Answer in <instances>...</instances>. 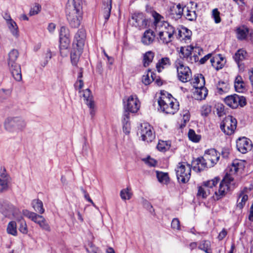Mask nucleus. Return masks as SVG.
Listing matches in <instances>:
<instances>
[{
	"mask_svg": "<svg viewBox=\"0 0 253 253\" xmlns=\"http://www.w3.org/2000/svg\"><path fill=\"white\" fill-rule=\"evenodd\" d=\"M218 178H215L212 180L204 182L198 187L197 196L199 198L205 199L211 194L214 192L212 197L215 201H218L225 196L229 190V184L233 180V178L230 174H226L220 182L218 189L214 190L213 188L217 184Z\"/></svg>",
	"mask_w": 253,
	"mask_h": 253,
	"instance_id": "f257e3e1",
	"label": "nucleus"
},
{
	"mask_svg": "<svg viewBox=\"0 0 253 253\" xmlns=\"http://www.w3.org/2000/svg\"><path fill=\"white\" fill-rule=\"evenodd\" d=\"M66 15L72 28H78L82 19L83 0H68L66 5Z\"/></svg>",
	"mask_w": 253,
	"mask_h": 253,
	"instance_id": "f03ea898",
	"label": "nucleus"
},
{
	"mask_svg": "<svg viewBox=\"0 0 253 253\" xmlns=\"http://www.w3.org/2000/svg\"><path fill=\"white\" fill-rule=\"evenodd\" d=\"M27 126L25 119L21 116H9L4 121V129L9 133H18L24 131Z\"/></svg>",
	"mask_w": 253,
	"mask_h": 253,
	"instance_id": "7ed1b4c3",
	"label": "nucleus"
},
{
	"mask_svg": "<svg viewBox=\"0 0 253 253\" xmlns=\"http://www.w3.org/2000/svg\"><path fill=\"white\" fill-rule=\"evenodd\" d=\"M157 39L160 42L167 44L173 39L174 34L176 33L175 28L168 22H165L158 28Z\"/></svg>",
	"mask_w": 253,
	"mask_h": 253,
	"instance_id": "20e7f679",
	"label": "nucleus"
},
{
	"mask_svg": "<svg viewBox=\"0 0 253 253\" xmlns=\"http://www.w3.org/2000/svg\"><path fill=\"white\" fill-rule=\"evenodd\" d=\"M170 94L168 96L162 95L158 100V104L161 111L170 114H174L178 110L179 105Z\"/></svg>",
	"mask_w": 253,
	"mask_h": 253,
	"instance_id": "39448f33",
	"label": "nucleus"
},
{
	"mask_svg": "<svg viewBox=\"0 0 253 253\" xmlns=\"http://www.w3.org/2000/svg\"><path fill=\"white\" fill-rule=\"evenodd\" d=\"M18 52L16 49H12L8 54L7 61L8 66L11 74L14 79L17 82L22 80L21 67L15 61L18 57Z\"/></svg>",
	"mask_w": 253,
	"mask_h": 253,
	"instance_id": "423d86ee",
	"label": "nucleus"
},
{
	"mask_svg": "<svg viewBox=\"0 0 253 253\" xmlns=\"http://www.w3.org/2000/svg\"><path fill=\"white\" fill-rule=\"evenodd\" d=\"M194 52L198 53L200 55L201 52H203V50L199 47H194L191 45L181 47L180 50V56L186 58L188 62L195 63L199 60V56L195 53L192 55Z\"/></svg>",
	"mask_w": 253,
	"mask_h": 253,
	"instance_id": "0eeeda50",
	"label": "nucleus"
},
{
	"mask_svg": "<svg viewBox=\"0 0 253 253\" xmlns=\"http://www.w3.org/2000/svg\"><path fill=\"white\" fill-rule=\"evenodd\" d=\"M175 171L179 182L186 183L189 180L191 171V167L189 164L184 162L179 163Z\"/></svg>",
	"mask_w": 253,
	"mask_h": 253,
	"instance_id": "6e6552de",
	"label": "nucleus"
},
{
	"mask_svg": "<svg viewBox=\"0 0 253 253\" xmlns=\"http://www.w3.org/2000/svg\"><path fill=\"white\" fill-rule=\"evenodd\" d=\"M237 124V120L233 116L228 115L220 123V128L225 134L230 135L234 133Z\"/></svg>",
	"mask_w": 253,
	"mask_h": 253,
	"instance_id": "1a4fd4ad",
	"label": "nucleus"
},
{
	"mask_svg": "<svg viewBox=\"0 0 253 253\" xmlns=\"http://www.w3.org/2000/svg\"><path fill=\"white\" fill-rule=\"evenodd\" d=\"M0 212L5 217L18 219V209L7 201H0Z\"/></svg>",
	"mask_w": 253,
	"mask_h": 253,
	"instance_id": "9d476101",
	"label": "nucleus"
},
{
	"mask_svg": "<svg viewBox=\"0 0 253 253\" xmlns=\"http://www.w3.org/2000/svg\"><path fill=\"white\" fill-rule=\"evenodd\" d=\"M177 69L178 79L183 83L190 81L192 77L191 70L188 66L183 65L180 60H177L175 63Z\"/></svg>",
	"mask_w": 253,
	"mask_h": 253,
	"instance_id": "9b49d317",
	"label": "nucleus"
},
{
	"mask_svg": "<svg viewBox=\"0 0 253 253\" xmlns=\"http://www.w3.org/2000/svg\"><path fill=\"white\" fill-rule=\"evenodd\" d=\"M224 102L227 106L233 109H236L239 106L243 107L247 104L246 99L244 96L236 94L226 96L224 98Z\"/></svg>",
	"mask_w": 253,
	"mask_h": 253,
	"instance_id": "f8f14e48",
	"label": "nucleus"
},
{
	"mask_svg": "<svg viewBox=\"0 0 253 253\" xmlns=\"http://www.w3.org/2000/svg\"><path fill=\"white\" fill-rule=\"evenodd\" d=\"M140 134L143 141L151 142L155 138V134L153 127L148 124L144 123L141 125Z\"/></svg>",
	"mask_w": 253,
	"mask_h": 253,
	"instance_id": "ddd939ff",
	"label": "nucleus"
},
{
	"mask_svg": "<svg viewBox=\"0 0 253 253\" xmlns=\"http://www.w3.org/2000/svg\"><path fill=\"white\" fill-rule=\"evenodd\" d=\"M140 102L136 95H130L124 102V108L125 111L128 112L136 113L139 109Z\"/></svg>",
	"mask_w": 253,
	"mask_h": 253,
	"instance_id": "4468645a",
	"label": "nucleus"
},
{
	"mask_svg": "<svg viewBox=\"0 0 253 253\" xmlns=\"http://www.w3.org/2000/svg\"><path fill=\"white\" fill-rule=\"evenodd\" d=\"M236 147L240 152L246 154L252 149V141L245 137H239L236 141Z\"/></svg>",
	"mask_w": 253,
	"mask_h": 253,
	"instance_id": "2eb2a0df",
	"label": "nucleus"
},
{
	"mask_svg": "<svg viewBox=\"0 0 253 253\" xmlns=\"http://www.w3.org/2000/svg\"><path fill=\"white\" fill-rule=\"evenodd\" d=\"M205 160L209 163V166H214L219 160L220 155L214 149H211L206 151L204 154Z\"/></svg>",
	"mask_w": 253,
	"mask_h": 253,
	"instance_id": "dca6fc26",
	"label": "nucleus"
},
{
	"mask_svg": "<svg viewBox=\"0 0 253 253\" xmlns=\"http://www.w3.org/2000/svg\"><path fill=\"white\" fill-rule=\"evenodd\" d=\"M132 19L135 21L133 25L139 29H144L146 27L148 20L142 12L135 13L132 15Z\"/></svg>",
	"mask_w": 253,
	"mask_h": 253,
	"instance_id": "f3484780",
	"label": "nucleus"
},
{
	"mask_svg": "<svg viewBox=\"0 0 253 253\" xmlns=\"http://www.w3.org/2000/svg\"><path fill=\"white\" fill-rule=\"evenodd\" d=\"M85 37V30L84 29H79L75 35L73 46L79 47V49H83Z\"/></svg>",
	"mask_w": 253,
	"mask_h": 253,
	"instance_id": "a211bd4d",
	"label": "nucleus"
},
{
	"mask_svg": "<svg viewBox=\"0 0 253 253\" xmlns=\"http://www.w3.org/2000/svg\"><path fill=\"white\" fill-rule=\"evenodd\" d=\"M208 163L209 164L207 160H205L204 156L202 157H199L192 161L193 169L197 172L204 170L208 168Z\"/></svg>",
	"mask_w": 253,
	"mask_h": 253,
	"instance_id": "6ab92c4d",
	"label": "nucleus"
},
{
	"mask_svg": "<svg viewBox=\"0 0 253 253\" xmlns=\"http://www.w3.org/2000/svg\"><path fill=\"white\" fill-rule=\"evenodd\" d=\"M200 85L199 87H194L195 90L194 91V95L198 100L205 99L208 95V89L205 87V81L202 79Z\"/></svg>",
	"mask_w": 253,
	"mask_h": 253,
	"instance_id": "aec40b11",
	"label": "nucleus"
},
{
	"mask_svg": "<svg viewBox=\"0 0 253 253\" xmlns=\"http://www.w3.org/2000/svg\"><path fill=\"white\" fill-rule=\"evenodd\" d=\"M155 34L151 29L146 30L141 39V42L145 45H149L153 43L155 39Z\"/></svg>",
	"mask_w": 253,
	"mask_h": 253,
	"instance_id": "412c9836",
	"label": "nucleus"
},
{
	"mask_svg": "<svg viewBox=\"0 0 253 253\" xmlns=\"http://www.w3.org/2000/svg\"><path fill=\"white\" fill-rule=\"evenodd\" d=\"M79 92L81 93L80 96L83 97L84 100L85 101V103L88 107L90 108H93L94 107V104L92 100V96L90 90L87 88L82 91H79Z\"/></svg>",
	"mask_w": 253,
	"mask_h": 253,
	"instance_id": "4be33fe9",
	"label": "nucleus"
},
{
	"mask_svg": "<svg viewBox=\"0 0 253 253\" xmlns=\"http://www.w3.org/2000/svg\"><path fill=\"white\" fill-rule=\"evenodd\" d=\"M102 12L106 22L109 18L112 8V0H103Z\"/></svg>",
	"mask_w": 253,
	"mask_h": 253,
	"instance_id": "5701e85b",
	"label": "nucleus"
},
{
	"mask_svg": "<svg viewBox=\"0 0 253 253\" xmlns=\"http://www.w3.org/2000/svg\"><path fill=\"white\" fill-rule=\"evenodd\" d=\"M11 178L10 176L4 172L1 173L0 175V193H2L8 189V183L10 182Z\"/></svg>",
	"mask_w": 253,
	"mask_h": 253,
	"instance_id": "b1692460",
	"label": "nucleus"
},
{
	"mask_svg": "<svg viewBox=\"0 0 253 253\" xmlns=\"http://www.w3.org/2000/svg\"><path fill=\"white\" fill-rule=\"evenodd\" d=\"M192 35V32L185 27H182L178 30V34L176 36V38L181 41H185L190 40Z\"/></svg>",
	"mask_w": 253,
	"mask_h": 253,
	"instance_id": "393cba45",
	"label": "nucleus"
},
{
	"mask_svg": "<svg viewBox=\"0 0 253 253\" xmlns=\"http://www.w3.org/2000/svg\"><path fill=\"white\" fill-rule=\"evenodd\" d=\"M73 47V49L71 53V61L73 65L77 66L83 49H79V47Z\"/></svg>",
	"mask_w": 253,
	"mask_h": 253,
	"instance_id": "a878e982",
	"label": "nucleus"
},
{
	"mask_svg": "<svg viewBox=\"0 0 253 253\" xmlns=\"http://www.w3.org/2000/svg\"><path fill=\"white\" fill-rule=\"evenodd\" d=\"M34 222L38 224L42 230L47 232L51 231L49 225L43 216L39 214Z\"/></svg>",
	"mask_w": 253,
	"mask_h": 253,
	"instance_id": "bb28decb",
	"label": "nucleus"
},
{
	"mask_svg": "<svg viewBox=\"0 0 253 253\" xmlns=\"http://www.w3.org/2000/svg\"><path fill=\"white\" fill-rule=\"evenodd\" d=\"M234 87L238 92H243L245 90V83L241 76H237L235 80Z\"/></svg>",
	"mask_w": 253,
	"mask_h": 253,
	"instance_id": "cd10ccee",
	"label": "nucleus"
},
{
	"mask_svg": "<svg viewBox=\"0 0 253 253\" xmlns=\"http://www.w3.org/2000/svg\"><path fill=\"white\" fill-rule=\"evenodd\" d=\"M129 112L127 111H125L123 115L122 123L123 125V130L126 134L128 133L129 132Z\"/></svg>",
	"mask_w": 253,
	"mask_h": 253,
	"instance_id": "c85d7f7f",
	"label": "nucleus"
},
{
	"mask_svg": "<svg viewBox=\"0 0 253 253\" xmlns=\"http://www.w3.org/2000/svg\"><path fill=\"white\" fill-rule=\"evenodd\" d=\"M11 35L15 38L19 37V31L16 23L13 20L6 24Z\"/></svg>",
	"mask_w": 253,
	"mask_h": 253,
	"instance_id": "c756f323",
	"label": "nucleus"
},
{
	"mask_svg": "<svg viewBox=\"0 0 253 253\" xmlns=\"http://www.w3.org/2000/svg\"><path fill=\"white\" fill-rule=\"evenodd\" d=\"M70 43V38H60V54L62 56H66L67 53H64L63 50H67L69 47Z\"/></svg>",
	"mask_w": 253,
	"mask_h": 253,
	"instance_id": "7c9ffc66",
	"label": "nucleus"
},
{
	"mask_svg": "<svg viewBox=\"0 0 253 253\" xmlns=\"http://www.w3.org/2000/svg\"><path fill=\"white\" fill-rule=\"evenodd\" d=\"M155 53L152 51H147L143 56V65L144 67H147L152 62Z\"/></svg>",
	"mask_w": 253,
	"mask_h": 253,
	"instance_id": "2f4dec72",
	"label": "nucleus"
},
{
	"mask_svg": "<svg viewBox=\"0 0 253 253\" xmlns=\"http://www.w3.org/2000/svg\"><path fill=\"white\" fill-rule=\"evenodd\" d=\"M248 199V196L245 193L244 191H241L238 195L237 207L240 209H242L245 205Z\"/></svg>",
	"mask_w": 253,
	"mask_h": 253,
	"instance_id": "473e14b6",
	"label": "nucleus"
},
{
	"mask_svg": "<svg viewBox=\"0 0 253 253\" xmlns=\"http://www.w3.org/2000/svg\"><path fill=\"white\" fill-rule=\"evenodd\" d=\"M216 90L217 93L219 94H222L228 92L229 90V86L227 83L223 81H219L216 84Z\"/></svg>",
	"mask_w": 253,
	"mask_h": 253,
	"instance_id": "72a5a7b5",
	"label": "nucleus"
},
{
	"mask_svg": "<svg viewBox=\"0 0 253 253\" xmlns=\"http://www.w3.org/2000/svg\"><path fill=\"white\" fill-rule=\"evenodd\" d=\"M170 64V60L168 57H164L159 60L156 64V68L159 72L162 71L167 66Z\"/></svg>",
	"mask_w": 253,
	"mask_h": 253,
	"instance_id": "f704fd0d",
	"label": "nucleus"
},
{
	"mask_svg": "<svg viewBox=\"0 0 253 253\" xmlns=\"http://www.w3.org/2000/svg\"><path fill=\"white\" fill-rule=\"evenodd\" d=\"M32 205L36 212L40 214L44 213V209L43 207V203L42 201L39 199H35L32 201Z\"/></svg>",
	"mask_w": 253,
	"mask_h": 253,
	"instance_id": "c9c22d12",
	"label": "nucleus"
},
{
	"mask_svg": "<svg viewBox=\"0 0 253 253\" xmlns=\"http://www.w3.org/2000/svg\"><path fill=\"white\" fill-rule=\"evenodd\" d=\"M236 31L237 38L240 40H244L246 39L249 32V29L245 26L239 27L237 28Z\"/></svg>",
	"mask_w": 253,
	"mask_h": 253,
	"instance_id": "e433bc0d",
	"label": "nucleus"
},
{
	"mask_svg": "<svg viewBox=\"0 0 253 253\" xmlns=\"http://www.w3.org/2000/svg\"><path fill=\"white\" fill-rule=\"evenodd\" d=\"M152 16L154 18V24L155 26L156 31H158V28L162 26V24H164L165 22H167V21H162L161 19L163 18V17L156 11L152 13Z\"/></svg>",
	"mask_w": 253,
	"mask_h": 253,
	"instance_id": "4c0bfd02",
	"label": "nucleus"
},
{
	"mask_svg": "<svg viewBox=\"0 0 253 253\" xmlns=\"http://www.w3.org/2000/svg\"><path fill=\"white\" fill-rule=\"evenodd\" d=\"M198 249L204 251L206 253H212L211 243L208 240L202 241L199 245Z\"/></svg>",
	"mask_w": 253,
	"mask_h": 253,
	"instance_id": "58836bf2",
	"label": "nucleus"
},
{
	"mask_svg": "<svg viewBox=\"0 0 253 253\" xmlns=\"http://www.w3.org/2000/svg\"><path fill=\"white\" fill-rule=\"evenodd\" d=\"M246 53H247L245 50L243 49H239L236 52L233 56V58L235 62L238 64L239 67L241 66L240 62L244 60Z\"/></svg>",
	"mask_w": 253,
	"mask_h": 253,
	"instance_id": "ea45409f",
	"label": "nucleus"
},
{
	"mask_svg": "<svg viewBox=\"0 0 253 253\" xmlns=\"http://www.w3.org/2000/svg\"><path fill=\"white\" fill-rule=\"evenodd\" d=\"M132 195L131 192V188L129 187L122 189L120 192V196L122 200H129Z\"/></svg>",
	"mask_w": 253,
	"mask_h": 253,
	"instance_id": "a19ab883",
	"label": "nucleus"
},
{
	"mask_svg": "<svg viewBox=\"0 0 253 253\" xmlns=\"http://www.w3.org/2000/svg\"><path fill=\"white\" fill-rule=\"evenodd\" d=\"M7 232L8 234L13 236H16L17 234V225L15 221L9 222L7 227Z\"/></svg>",
	"mask_w": 253,
	"mask_h": 253,
	"instance_id": "79ce46f5",
	"label": "nucleus"
},
{
	"mask_svg": "<svg viewBox=\"0 0 253 253\" xmlns=\"http://www.w3.org/2000/svg\"><path fill=\"white\" fill-rule=\"evenodd\" d=\"M155 75L150 70H148L146 75L143 76L142 78V82L145 85L149 84L152 81L154 80L153 76Z\"/></svg>",
	"mask_w": 253,
	"mask_h": 253,
	"instance_id": "37998d69",
	"label": "nucleus"
},
{
	"mask_svg": "<svg viewBox=\"0 0 253 253\" xmlns=\"http://www.w3.org/2000/svg\"><path fill=\"white\" fill-rule=\"evenodd\" d=\"M243 167V163L242 161L239 160H235L232 163L231 170L236 173L240 170L242 169Z\"/></svg>",
	"mask_w": 253,
	"mask_h": 253,
	"instance_id": "c03bdc74",
	"label": "nucleus"
},
{
	"mask_svg": "<svg viewBox=\"0 0 253 253\" xmlns=\"http://www.w3.org/2000/svg\"><path fill=\"white\" fill-rule=\"evenodd\" d=\"M157 177L158 181L162 183L167 184L169 180V177L167 173L157 171Z\"/></svg>",
	"mask_w": 253,
	"mask_h": 253,
	"instance_id": "a18cd8bd",
	"label": "nucleus"
},
{
	"mask_svg": "<svg viewBox=\"0 0 253 253\" xmlns=\"http://www.w3.org/2000/svg\"><path fill=\"white\" fill-rule=\"evenodd\" d=\"M12 90L10 89H0V102L8 99L11 95Z\"/></svg>",
	"mask_w": 253,
	"mask_h": 253,
	"instance_id": "49530a36",
	"label": "nucleus"
},
{
	"mask_svg": "<svg viewBox=\"0 0 253 253\" xmlns=\"http://www.w3.org/2000/svg\"><path fill=\"white\" fill-rule=\"evenodd\" d=\"M157 149L160 151H165L170 147V144L169 142L160 140L157 145Z\"/></svg>",
	"mask_w": 253,
	"mask_h": 253,
	"instance_id": "de8ad7c7",
	"label": "nucleus"
},
{
	"mask_svg": "<svg viewBox=\"0 0 253 253\" xmlns=\"http://www.w3.org/2000/svg\"><path fill=\"white\" fill-rule=\"evenodd\" d=\"M22 214L24 216L31 219L33 222L36 219L39 214L37 213L30 211L27 210H24L22 211Z\"/></svg>",
	"mask_w": 253,
	"mask_h": 253,
	"instance_id": "09e8293b",
	"label": "nucleus"
},
{
	"mask_svg": "<svg viewBox=\"0 0 253 253\" xmlns=\"http://www.w3.org/2000/svg\"><path fill=\"white\" fill-rule=\"evenodd\" d=\"M20 221V225L19 230L23 234H27L28 233V228L26 223L22 217H19L17 219Z\"/></svg>",
	"mask_w": 253,
	"mask_h": 253,
	"instance_id": "8fccbe9b",
	"label": "nucleus"
},
{
	"mask_svg": "<svg viewBox=\"0 0 253 253\" xmlns=\"http://www.w3.org/2000/svg\"><path fill=\"white\" fill-rule=\"evenodd\" d=\"M210 61L212 67L217 70L221 69L223 66V64L220 63L217 57L211 58Z\"/></svg>",
	"mask_w": 253,
	"mask_h": 253,
	"instance_id": "3c124183",
	"label": "nucleus"
},
{
	"mask_svg": "<svg viewBox=\"0 0 253 253\" xmlns=\"http://www.w3.org/2000/svg\"><path fill=\"white\" fill-rule=\"evenodd\" d=\"M188 137L190 140L195 142H198L201 138L200 136L196 134L195 131L191 129L189 130Z\"/></svg>",
	"mask_w": 253,
	"mask_h": 253,
	"instance_id": "603ef678",
	"label": "nucleus"
},
{
	"mask_svg": "<svg viewBox=\"0 0 253 253\" xmlns=\"http://www.w3.org/2000/svg\"><path fill=\"white\" fill-rule=\"evenodd\" d=\"M215 108L217 114L219 117H222L225 114V107L222 104H217Z\"/></svg>",
	"mask_w": 253,
	"mask_h": 253,
	"instance_id": "864d4df0",
	"label": "nucleus"
},
{
	"mask_svg": "<svg viewBox=\"0 0 253 253\" xmlns=\"http://www.w3.org/2000/svg\"><path fill=\"white\" fill-rule=\"evenodd\" d=\"M186 18L189 21L195 20L197 18V14L194 10L187 9L185 15Z\"/></svg>",
	"mask_w": 253,
	"mask_h": 253,
	"instance_id": "5fc2aeb1",
	"label": "nucleus"
},
{
	"mask_svg": "<svg viewBox=\"0 0 253 253\" xmlns=\"http://www.w3.org/2000/svg\"><path fill=\"white\" fill-rule=\"evenodd\" d=\"M60 38H70L69 30L65 26H62L60 30Z\"/></svg>",
	"mask_w": 253,
	"mask_h": 253,
	"instance_id": "6e6d98bb",
	"label": "nucleus"
},
{
	"mask_svg": "<svg viewBox=\"0 0 253 253\" xmlns=\"http://www.w3.org/2000/svg\"><path fill=\"white\" fill-rule=\"evenodd\" d=\"M41 5L39 4L36 3L33 7L31 8L29 12V15L30 16H33L38 14L41 11Z\"/></svg>",
	"mask_w": 253,
	"mask_h": 253,
	"instance_id": "4d7b16f0",
	"label": "nucleus"
},
{
	"mask_svg": "<svg viewBox=\"0 0 253 253\" xmlns=\"http://www.w3.org/2000/svg\"><path fill=\"white\" fill-rule=\"evenodd\" d=\"M212 16L215 23H219L221 21L220 13L217 8L213 9L212 11Z\"/></svg>",
	"mask_w": 253,
	"mask_h": 253,
	"instance_id": "13d9d810",
	"label": "nucleus"
},
{
	"mask_svg": "<svg viewBox=\"0 0 253 253\" xmlns=\"http://www.w3.org/2000/svg\"><path fill=\"white\" fill-rule=\"evenodd\" d=\"M202 79L205 81L204 77L202 74H198L196 76L195 75L194 76V81L193 83L194 84V87H199V85H200Z\"/></svg>",
	"mask_w": 253,
	"mask_h": 253,
	"instance_id": "bf43d9fd",
	"label": "nucleus"
},
{
	"mask_svg": "<svg viewBox=\"0 0 253 253\" xmlns=\"http://www.w3.org/2000/svg\"><path fill=\"white\" fill-rule=\"evenodd\" d=\"M172 11H173L176 15L181 16L183 14V8L182 7L180 4L179 3L175 6H173Z\"/></svg>",
	"mask_w": 253,
	"mask_h": 253,
	"instance_id": "052dcab7",
	"label": "nucleus"
},
{
	"mask_svg": "<svg viewBox=\"0 0 253 253\" xmlns=\"http://www.w3.org/2000/svg\"><path fill=\"white\" fill-rule=\"evenodd\" d=\"M211 112V107L209 105H204L201 109V115L203 116H207Z\"/></svg>",
	"mask_w": 253,
	"mask_h": 253,
	"instance_id": "680f3d73",
	"label": "nucleus"
},
{
	"mask_svg": "<svg viewBox=\"0 0 253 253\" xmlns=\"http://www.w3.org/2000/svg\"><path fill=\"white\" fill-rule=\"evenodd\" d=\"M143 161L150 167H155L157 164V161L153 158L148 157L147 158L143 159Z\"/></svg>",
	"mask_w": 253,
	"mask_h": 253,
	"instance_id": "e2e57ef3",
	"label": "nucleus"
},
{
	"mask_svg": "<svg viewBox=\"0 0 253 253\" xmlns=\"http://www.w3.org/2000/svg\"><path fill=\"white\" fill-rule=\"evenodd\" d=\"M143 206L147 210L149 211L152 214H154V209L153 208L152 205L147 201L145 200L143 202Z\"/></svg>",
	"mask_w": 253,
	"mask_h": 253,
	"instance_id": "0e129e2a",
	"label": "nucleus"
},
{
	"mask_svg": "<svg viewBox=\"0 0 253 253\" xmlns=\"http://www.w3.org/2000/svg\"><path fill=\"white\" fill-rule=\"evenodd\" d=\"M52 53L50 51L47 50L45 55V60L41 64L42 66L43 67L45 66L49 60L51 58Z\"/></svg>",
	"mask_w": 253,
	"mask_h": 253,
	"instance_id": "69168bd1",
	"label": "nucleus"
},
{
	"mask_svg": "<svg viewBox=\"0 0 253 253\" xmlns=\"http://www.w3.org/2000/svg\"><path fill=\"white\" fill-rule=\"evenodd\" d=\"M171 227L173 229L180 230V221L178 218H174L171 222Z\"/></svg>",
	"mask_w": 253,
	"mask_h": 253,
	"instance_id": "338daca9",
	"label": "nucleus"
},
{
	"mask_svg": "<svg viewBox=\"0 0 253 253\" xmlns=\"http://www.w3.org/2000/svg\"><path fill=\"white\" fill-rule=\"evenodd\" d=\"M76 89L81 90L84 86V82L82 79H77L74 84Z\"/></svg>",
	"mask_w": 253,
	"mask_h": 253,
	"instance_id": "774afa93",
	"label": "nucleus"
}]
</instances>
